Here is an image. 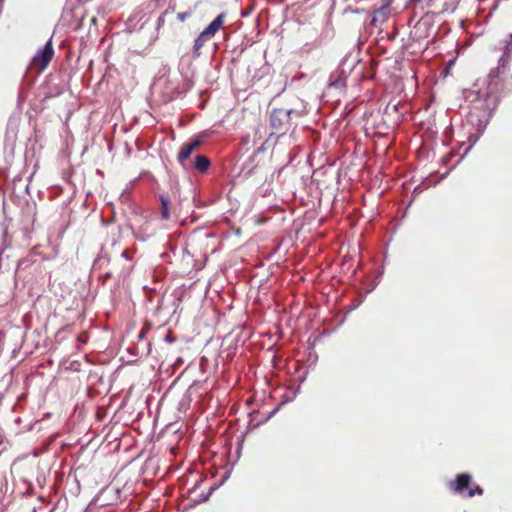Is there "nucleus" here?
<instances>
[{"label":"nucleus","mask_w":512,"mask_h":512,"mask_svg":"<svg viewBox=\"0 0 512 512\" xmlns=\"http://www.w3.org/2000/svg\"><path fill=\"white\" fill-rule=\"evenodd\" d=\"M448 488L451 492L468 498L483 494L479 485L472 486V476L468 473L458 474L455 480L449 482Z\"/></svg>","instance_id":"obj_1"},{"label":"nucleus","mask_w":512,"mask_h":512,"mask_svg":"<svg viewBox=\"0 0 512 512\" xmlns=\"http://www.w3.org/2000/svg\"><path fill=\"white\" fill-rule=\"evenodd\" d=\"M292 110L274 108L270 114V125L276 133H285L291 124Z\"/></svg>","instance_id":"obj_2"},{"label":"nucleus","mask_w":512,"mask_h":512,"mask_svg":"<svg viewBox=\"0 0 512 512\" xmlns=\"http://www.w3.org/2000/svg\"><path fill=\"white\" fill-rule=\"evenodd\" d=\"M54 56V49L51 39L45 44L44 48L37 52L31 61V67L42 72L50 63Z\"/></svg>","instance_id":"obj_3"},{"label":"nucleus","mask_w":512,"mask_h":512,"mask_svg":"<svg viewBox=\"0 0 512 512\" xmlns=\"http://www.w3.org/2000/svg\"><path fill=\"white\" fill-rule=\"evenodd\" d=\"M204 140V135H197L190 139L189 142L184 143L182 145L177 155V160L181 166H185V163L189 159L191 154L204 143Z\"/></svg>","instance_id":"obj_4"},{"label":"nucleus","mask_w":512,"mask_h":512,"mask_svg":"<svg viewBox=\"0 0 512 512\" xmlns=\"http://www.w3.org/2000/svg\"><path fill=\"white\" fill-rule=\"evenodd\" d=\"M131 270L130 264L119 263V262H110L109 269L106 273V277H117L124 278L126 277Z\"/></svg>","instance_id":"obj_5"},{"label":"nucleus","mask_w":512,"mask_h":512,"mask_svg":"<svg viewBox=\"0 0 512 512\" xmlns=\"http://www.w3.org/2000/svg\"><path fill=\"white\" fill-rule=\"evenodd\" d=\"M511 52L512 47H509V45H506L504 54L499 59L498 66L490 72V76H499L500 73H503L507 67L509 66L510 60H511Z\"/></svg>","instance_id":"obj_6"},{"label":"nucleus","mask_w":512,"mask_h":512,"mask_svg":"<svg viewBox=\"0 0 512 512\" xmlns=\"http://www.w3.org/2000/svg\"><path fill=\"white\" fill-rule=\"evenodd\" d=\"M224 18L225 15L223 13L218 15L202 32L209 38L213 37L221 28Z\"/></svg>","instance_id":"obj_7"},{"label":"nucleus","mask_w":512,"mask_h":512,"mask_svg":"<svg viewBox=\"0 0 512 512\" xmlns=\"http://www.w3.org/2000/svg\"><path fill=\"white\" fill-rule=\"evenodd\" d=\"M211 165L210 160L204 155H197L194 161V168L200 172L205 173Z\"/></svg>","instance_id":"obj_8"},{"label":"nucleus","mask_w":512,"mask_h":512,"mask_svg":"<svg viewBox=\"0 0 512 512\" xmlns=\"http://www.w3.org/2000/svg\"><path fill=\"white\" fill-rule=\"evenodd\" d=\"M207 39H209V37L206 36L203 32H201L200 35L195 39L193 45V53L196 57L200 55V50L204 46Z\"/></svg>","instance_id":"obj_9"},{"label":"nucleus","mask_w":512,"mask_h":512,"mask_svg":"<svg viewBox=\"0 0 512 512\" xmlns=\"http://www.w3.org/2000/svg\"><path fill=\"white\" fill-rule=\"evenodd\" d=\"M169 203L166 199L161 198V217L164 220H167L169 218Z\"/></svg>","instance_id":"obj_10"},{"label":"nucleus","mask_w":512,"mask_h":512,"mask_svg":"<svg viewBox=\"0 0 512 512\" xmlns=\"http://www.w3.org/2000/svg\"><path fill=\"white\" fill-rule=\"evenodd\" d=\"M192 15V12L189 11V12H179L177 13V19L181 22H184L186 19H188L189 17H191Z\"/></svg>","instance_id":"obj_11"},{"label":"nucleus","mask_w":512,"mask_h":512,"mask_svg":"<svg viewBox=\"0 0 512 512\" xmlns=\"http://www.w3.org/2000/svg\"><path fill=\"white\" fill-rule=\"evenodd\" d=\"M121 261L122 263H126V264H129L128 261H129V255H128V250L125 249L124 251H122L121 253Z\"/></svg>","instance_id":"obj_12"},{"label":"nucleus","mask_w":512,"mask_h":512,"mask_svg":"<svg viewBox=\"0 0 512 512\" xmlns=\"http://www.w3.org/2000/svg\"><path fill=\"white\" fill-rule=\"evenodd\" d=\"M168 11H169V9H166V10L163 12L162 16H160V17L158 18V23H157L158 28H160L162 25H164V15H166V14L168 13Z\"/></svg>","instance_id":"obj_13"},{"label":"nucleus","mask_w":512,"mask_h":512,"mask_svg":"<svg viewBox=\"0 0 512 512\" xmlns=\"http://www.w3.org/2000/svg\"><path fill=\"white\" fill-rule=\"evenodd\" d=\"M146 332H147V329L143 328V330H142V331L140 332V334H139V337H140V338H144V337H145Z\"/></svg>","instance_id":"obj_14"},{"label":"nucleus","mask_w":512,"mask_h":512,"mask_svg":"<svg viewBox=\"0 0 512 512\" xmlns=\"http://www.w3.org/2000/svg\"><path fill=\"white\" fill-rule=\"evenodd\" d=\"M510 39H511V40H510V42H509V43H507V45H509V47H512V34L510 35Z\"/></svg>","instance_id":"obj_15"}]
</instances>
